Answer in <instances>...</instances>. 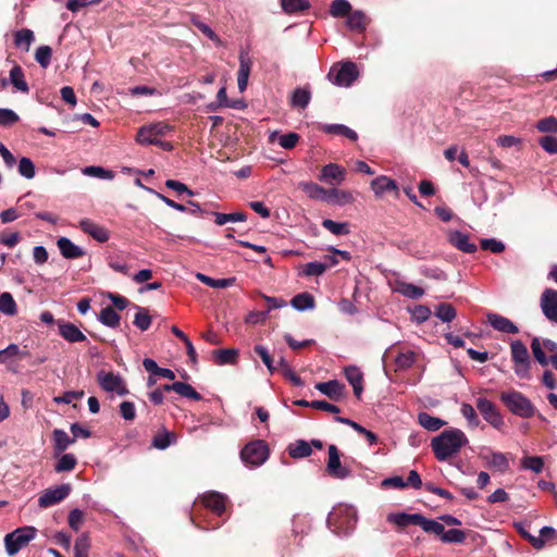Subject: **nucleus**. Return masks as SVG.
<instances>
[{"label":"nucleus","instance_id":"obj_38","mask_svg":"<svg viewBox=\"0 0 557 557\" xmlns=\"http://www.w3.org/2000/svg\"><path fill=\"white\" fill-rule=\"evenodd\" d=\"M121 317L115 312L112 307H106L100 311L99 321L109 327H117L120 325Z\"/></svg>","mask_w":557,"mask_h":557},{"label":"nucleus","instance_id":"obj_62","mask_svg":"<svg viewBox=\"0 0 557 557\" xmlns=\"http://www.w3.org/2000/svg\"><path fill=\"white\" fill-rule=\"evenodd\" d=\"M327 269V265L322 262H309L305 265L302 273L307 276L322 275Z\"/></svg>","mask_w":557,"mask_h":557},{"label":"nucleus","instance_id":"obj_17","mask_svg":"<svg viewBox=\"0 0 557 557\" xmlns=\"http://www.w3.org/2000/svg\"><path fill=\"white\" fill-rule=\"evenodd\" d=\"M60 335L70 343H79L86 341L84 333L73 323L64 320L57 321Z\"/></svg>","mask_w":557,"mask_h":557},{"label":"nucleus","instance_id":"obj_55","mask_svg":"<svg viewBox=\"0 0 557 557\" xmlns=\"http://www.w3.org/2000/svg\"><path fill=\"white\" fill-rule=\"evenodd\" d=\"M52 57V49L49 46H40L35 52V60L40 64L41 67L46 69L49 66Z\"/></svg>","mask_w":557,"mask_h":557},{"label":"nucleus","instance_id":"obj_28","mask_svg":"<svg viewBox=\"0 0 557 557\" xmlns=\"http://www.w3.org/2000/svg\"><path fill=\"white\" fill-rule=\"evenodd\" d=\"M421 520V513H406V512H397L389 513L387 516V521L396 524L399 528H405L409 524L419 525Z\"/></svg>","mask_w":557,"mask_h":557},{"label":"nucleus","instance_id":"obj_35","mask_svg":"<svg viewBox=\"0 0 557 557\" xmlns=\"http://www.w3.org/2000/svg\"><path fill=\"white\" fill-rule=\"evenodd\" d=\"M419 423L428 431L435 432L446 424V422L437 417H433L426 412L418 416Z\"/></svg>","mask_w":557,"mask_h":557},{"label":"nucleus","instance_id":"obj_48","mask_svg":"<svg viewBox=\"0 0 557 557\" xmlns=\"http://www.w3.org/2000/svg\"><path fill=\"white\" fill-rule=\"evenodd\" d=\"M310 92L305 88H297L292 95L290 103L293 107L305 109L310 102Z\"/></svg>","mask_w":557,"mask_h":557},{"label":"nucleus","instance_id":"obj_50","mask_svg":"<svg viewBox=\"0 0 557 557\" xmlns=\"http://www.w3.org/2000/svg\"><path fill=\"white\" fill-rule=\"evenodd\" d=\"M90 548V540L86 533L81 534L74 545V554L75 557L88 556V552Z\"/></svg>","mask_w":557,"mask_h":557},{"label":"nucleus","instance_id":"obj_63","mask_svg":"<svg viewBox=\"0 0 557 557\" xmlns=\"http://www.w3.org/2000/svg\"><path fill=\"white\" fill-rule=\"evenodd\" d=\"M466 540V533L459 529L444 531L442 541L445 543H462Z\"/></svg>","mask_w":557,"mask_h":557},{"label":"nucleus","instance_id":"obj_20","mask_svg":"<svg viewBox=\"0 0 557 557\" xmlns=\"http://www.w3.org/2000/svg\"><path fill=\"white\" fill-rule=\"evenodd\" d=\"M203 505L211 509L218 516L222 515L225 510L226 497L216 492H210L202 496Z\"/></svg>","mask_w":557,"mask_h":557},{"label":"nucleus","instance_id":"obj_54","mask_svg":"<svg viewBox=\"0 0 557 557\" xmlns=\"http://www.w3.org/2000/svg\"><path fill=\"white\" fill-rule=\"evenodd\" d=\"M322 225L334 235H345L349 233L348 223H339L330 219H325L322 222Z\"/></svg>","mask_w":557,"mask_h":557},{"label":"nucleus","instance_id":"obj_33","mask_svg":"<svg viewBox=\"0 0 557 557\" xmlns=\"http://www.w3.org/2000/svg\"><path fill=\"white\" fill-rule=\"evenodd\" d=\"M368 23H369L368 17L360 10L350 12L347 17L348 27L356 32H363L366 29Z\"/></svg>","mask_w":557,"mask_h":557},{"label":"nucleus","instance_id":"obj_39","mask_svg":"<svg viewBox=\"0 0 557 557\" xmlns=\"http://www.w3.org/2000/svg\"><path fill=\"white\" fill-rule=\"evenodd\" d=\"M282 10L287 14L302 12L309 9L310 3L307 0H280Z\"/></svg>","mask_w":557,"mask_h":557},{"label":"nucleus","instance_id":"obj_43","mask_svg":"<svg viewBox=\"0 0 557 557\" xmlns=\"http://www.w3.org/2000/svg\"><path fill=\"white\" fill-rule=\"evenodd\" d=\"M196 278L198 281H200L201 283H203L210 287H213V288H226V287L233 285V283L235 282V278L214 280L206 274H202V273H197Z\"/></svg>","mask_w":557,"mask_h":557},{"label":"nucleus","instance_id":"obj_16","mask_svg":"<svg viewBox=\"0 0 557 557\" xmlns=\"http://www.w3.org/2000/svg\"><path fill=\"white\" fill-rule=\"evenodd\" d=\"M541 309L544 315L554 323H557V290L546 288L541 296Z\"/></svg>","mask_w":557,"mask_h":557},{"label":"nucleus","instance_id":"obj_10","mask_svg":"<svg viewBox=\"0 0 557 557\" xmlns=\"http://www.w3.org/2000/svg\"><path fill=\"white\" fill-rule=\"evenodd\" d=\"M326 472L332 478L338 480H345L352 473L351 469L347 465H343L341 461V455L335 445L329 446V459L326 463Z\"/></svg>","mask_w":557,"mask_h":557},{"label":"nucleus","instance_id":"obj_12","mask_svg":"<svg viewBox=\"0 0 557 557\" xmlns=\"http://www.w3.org/2000/svg\"><path fill=\"white\" fill-rule=\"evenodd\" d=\"M70 492H71L70 484H61L53 488H48V490L44 491L42 494L39 496L38 505L41 508L51 507V506L62 502L64 498H66L69 496Z\"/></svg>","mask_w":557,"mask_h":557},{"label":"nucleus","instance_id":"obj_36","mask_svg":"<svg viewBox=\"0 0 557 557\" xmlns=\"http://www.w3.org/2000/svg\"><path fill=\"white\" fill-rule=\"evenodd\" d=\"M521 469L539 474L544 469V458L540 456H524L521 459Z\"/></svg>","mask_w":557,"mask_h":557},{"label":"nucleus","instance_id":"obj_37","mask_svg":"<svg viewBox=\"0 0 557 557\" xmlns=\"http://www.w3.org/2000/svg\"><path fill=\"white\" fill-rule=\"evenodd\" d=\"M0 312L9 317H13L17 312L16 302L8 292L0 294Z\"/></svg>","mask_w":557,"mask_h":557},{"label":"nucleus","instance_id":"obj_42","mask_svg":"<svg viewBox=\"0 0 557 557\" xmlns=\"http://www.w3.org/2000/svg\"><path fill=\"white\" fill-rule=\"evenodd\" d=\"M292 306L299 311L312 309L314 307V298L309 293H301L292 299Z\"/></svg>","mask_w":557,"mask_h":557},{"label":"nucleus","instance_id":"obj_45","mask_svg":"<svg viewBox=\"0 0 557 557\" xmlns=\"http://www.w3.org/2000/svg\"><path fill=\"white\" fill-rule=\"evenodd\" d=\"M172 387H174L175 393L183 397L190 398L194 400L201 399V395L191 385L187 383L174 382Z\"/></svg>","mask_w":557,"mask_h":557},{"label":"nucleus","instance_id":"obj_31","mask_svg":"<svg viewBox=\"0 0 557 557\" xmlns=\"http://www.w3.org/2000/svg\"><path fill=\"white\" fill-rule=\"evenodd\" d=\"M9 82L14 86V88L21 92L28 94L29 87L27 82L25 81L23 69L15 64L9 75Z\"/></svg>","mask_w":557,"mask_h":557},{"label":"nucleus","instance_id":"obj_4","mask_svg":"<svg viewBox=\"0 0 557 557\" xmlns=\"http://www.w3.org/2000/svg\"><path fill=\"white\" fill-rule=\"evenodd\" d=\"M500 400L513 414L519 417L531 418L535 413V407L520 392H503L500 394Z\"/></svg>","mask_w":557,"mask_h":557},{"label":"nucleus","instance_id":"obj_56","mask_svg":"<svg viewBox=\"0 0 557 557\" xmlns=\"http://www.w3.org/2000/svg\"><path fill=\"white\" fill-rule=\"evenodd\" d=\"M53 438L55 443V448L59 451L65 450L67 446L74 442V438H70L65 431L59 429L53 431Z\"/></svg>","mask_w":557,"mask_h":557},{"label":"nucleus","instance_id":"obj_59","mask_svg":"<svg viewBox=\"0 0 557 557\" xmlns=\"http://www.w3.org/2000/svg\"><path fill=\"white\" fill-rule=\"evenodd\" d=\"M416 361V354L411 350L401 351L395 359L398 369H408Z\"/></svg>","mask_w":557,"mask_h":557},{"label":"nucleus","instance_id":"obj_8","mask_svg":"<svg viewBox=\"0 0 557 557\" xmlns=\"http://www.w3.org/2000/svg\"><path fill=\"white\" fill-rule=\"evenodd\" d=\"M170 129L171 126L162 122L143 126L137 132L136 141L140 145L159 144V137L165 136Z\"/></svg>","mask_w":557,"mask_h":557},{"label":"nucleus","instance_id":"obj_41","mask_svg":"<svg viewBox=\"0 0 557 557\" xmlns=\"http://www.w3.org/2000/svg\"><path fill=\"white\" fill-rule=\"evenodd\" d=\"M323 131L329 134L345 136L351 140H357L358 138V135L355 131L343 124H327L323 126Z\"/></svg>","mask_w":557,"mask_h":557},{"label":"nucleus","instance_id":"obj_9","mask_svg":"<svg viewBox=\"0 0 557 557\" xmlns=\"http://www.w3.org/2000/svg\"><path fill=\"white\" fill-rule=\"evenodd\" d=\"M97 381L106 392L116 393L120 396L128 394L125 382L120 374L102 370L98 372Z\"/></svg>","mask_w":557,"mask_h":557},{"label":"nucleus","instance_id":"obj_58","mask_svg":"<svg viewBox=\"0 0 557 557\" xmlns=\"http://www.w3.org/2000/svg\"><path fill=\"white\" fill-rule=\"evenodd\" d=\"M536 129L541 133L557 134V119L555 116H547L537 121Z\"/></svg>","mask_w":557,"mask_h":557},{"label":"nucleus","instance_id":"obj_15","mask_svg":"<svg viewBox=\"0 0 557 557\" xmlns=\"http://www.w3.org/2000/svg\"><path fill=\"white\" fill-rule=\"evenodd\" d=\"M476 408L483 418L494 428L499 429L503 425V418L496 409V406L491 400L486 398H479L476 400Z\"/></svg>","mask_w":557,"mask_h":557},{"label":"nucleus","instance_id":"obj_44","mask_svg":"<svg viewBox=\"0 0 557 557\" xmlns=\"http://www.w3.org/2000/svg\"><path fill=\"white\" fill-rule=\"evenodd\" d=\"M351 12V4L347 0H333L330 5V14L333 17L348 16Z\"/></svg>","mask_w":557,"mask_h":557},{"label":"nucleus","instance_id":"obj_18","mask_svg":"<svg viewBox=\"0 0 557 557\" xmlns=\"http://www.w3.org/2000/svg\"><path fill=\"white\" fill-rule=\"evenodd\" d=\"M82 231L99 243H106L110 238L109 231L95 222L85 219L79 222Z\"/></svg>","mask_w":557,"mask_h":557},{"label":"nucleus","instance_id":"obj_2","mask_svg":"<svg viewBox=\"0 0 557 557\" xmlns=\"http://www.w3.org/2000/svg\"><path fill=\"white\" fill-rule=\"evenodd\" d=\"M357 521V509L350 505L335 507L327 517L329 528L338 535L351 533L356 528Z\"/></svg>","mask_w":557,"mask_h":557},{"label":"nucleus","instance_id":"obj_46","mask_svg":"<svg viewBox=\"0 0 557 557\" xmlns=\"http://www.w3.org/2000/svg\"><path fill=\"white\" fill-rule=\"evenodd\" d=\"M214 222L218 225H224L228 222H245L247 220V215L244 212H234V213H219L214 212Z\"/></svg>","mask_w":557,"mask_h":557},{"label":"nucleus","instance_id":"obj_23","mask_svg":"<svg viewBox=\"0 0 557 557\" xmlns=\"http://www.w3.org/2000/svg\"><path fill=\"white\" fill-rule=\"evenodd\" d=\"M481 458L486 462L488 467L494 468L500 472H506L509 468L508 458L503 453L490 451L487 454H482Z\"/></svg>","mask_w":557,"mask_h":557},{"label":"nucleus","instance_id":"obj_26","mask_svg":"<svg viewBox=\"0 0 557 557\" xmlns=\"http://www.w3.org/2000/svg\"><path fill=\"white\" fill-rule=\"evenodd\" d=\"M393 290L410 299H419L424 295V289L404 281H396Z\"/></svg>","mask_w":557,"mask_h":557},{"label":"nucleus","instance_id":"obj_21","mask_svg":"<svg viewBox=\"0 0 557 557\" xmlns=\"http://www.w3.org/2000/svg\"><path fill=\"white\" fill-rule=\"evenodd\" d=\"M347 381L350 383L354 389V394L357 398H360L363 391V375L362 372L355 366L346 367L344 370Z\"/></svg>","mask_w":557,"mask_h":557},{"label":"nucleus","instance_id":"obj_52","mask_svg":"<svg viewBox=\"0 0 557 557\" xmlns=\"http://www.w3.org/2000/svg\"><path fill=\"white\" fill-rule=\"evenodd\" d=\"M191 23L215 45H222L220 37L207 24L202 23L197 16L191 17Z\"/></svg>","mask_w":557,"mask_h":557},{"label":"nucleus","instance_id":"obj_29","mask_svg":"<svg viewBox=\"0 0 557 557\" xmlns=\"http://www.w3.org/2000/svg\"><path fill=\"white\" fill-rule=\"evenodd\" d=\"M449 242L451 245H454L457 249L467 252L472 253L476 250L475 244L470 242V238L467 234H463L461 232H453L449 235Z\"/></svg>","mask_w":557,"mask_h":557},{"label":"nucleus","instance_id":"obj_34","mask_svg":"<svg viewBox=\"0 0 557 557\" xmlns=\"http://www.w3.org/2000/svg\"><path fill=\"white\" fill-rule=\"evenodd\" d=\"M287 450L292 458H305L310 456L312 453L311 445L304 440H299L290 444Z\"/></svg>","mask_w":557,"mask_h":557},{"label":"nucleus","instance_id":"obj_57","mask_svg":"<svg viewBox=\"0 0 557 557\" xmlns=\"http://www.w3.org/2000/svg\"><path fill=\"white\" fill-rule=\"evenodd\" d=\"M76 458L73 454H64L55 465L57 472L71 471L76 466Z\"/></svg>","mask_w":557,"mask_h":557},{"label":"nucleus","instance_id":"obj_1","mask_svg":"<svg viewBox=\"0 0 557 557\" xmlns=\"http://www.w3.org/2000/svg\"><path fill=\"white\" fill-rule=\"evenodd\" d=\"M468 444L466 434L459 429H447L431 441V448L438 461L456 457L460 449Z\"/></svg>","mask_w":557,"mask_h":557},{"label":"nucleus","instance_id":"obj_53","mask_svg":"<svg viewBox=\"0 0 557 557\" xmlns=\"http://www.w3.org/2000/svg\"><path fill=\"white\" fill-rule=\"evenodd\" d=\"M84 175L98 177L102 180H112L114 177L111 171H108L101 166L90 165L82 170Z\"/></svg>","mask_w":557,"mask_h":557},{"label":"nucleus","instance_id":"obj_64","mask_svg":"<svg viewBox=\"0 0 557 557\" xmlns=\"http://www.w3.org/2000/svg\"><path fill=\"white\" fill-rule=\"evenodd\" d=\"M540 146L548 153H557V138L554 136H544L540 139Z\"/></svg>","mask_w":557,"mask_h":557},{"label":"nucleus","instance_id":"obj_25","mask_svg":"<svg viewBox=\"0 0 557 557\" xmlns=\"http://www.w3.org/2000/svg\"><path fill=\"white\" fill-rule=\"evenodd\" d=\"M327 194L326 202L332 205L345 206L355 201L354 193L348 189L331 188Z\"/></svg>","mask_w":557,"mask_h":557},{"label":"nucleus","instance_id":"obj_6","mask_svg":"<svg viewBox=\"0 0 557 557\" xmlns=\"http://www.w3.org/2000/svg\"><path fill=\"white\" fill-rule=\"evenodd\" d=\"M268 457H269L268 446L261 440H258V441L247 444L240 453L242 460L250 467L261 466L262 463L265 462Z\"/></svg>","mask_w":557,"mask_h":557},{"label":"nucleus","instance_id":"obj_11","mask_svg":"<svg viewBox=\"0 0 557 557\" xmlns=\"http://www.w3.org/2000/svg\"><path fill=\"white\" fill-rule=\"evenodd\" d=\"M370 187L377 199L383 198L386 194H393L396 198L399 197L398 184L386 175H380L373 178L370 183Z\"/></svg>","mask_w":557,"mask_h":557},{"label":"nucleus","instance_id":"obj_5","mask_svg":"<svg viewBox=\"0 0 557 557\" xmlns=\"http://www.w3.org/2000/svg\"><path fill=\"white\" fill-rule=\"evenodd\" d=\"M510 355L515 374L520 379H530L531 359L527 346L520 339L512 341L510 343Z\"/></svg>","mask_w":557,"mask_h":557},{"label":"nucleus","instance_id":"obj_47","mask_svg":"<svg viewBox=\"0 0 557 557\" xmlns=\"http://www.w3.org/2000/svg\"><path fill=\"white\" fill-rule=\"evenodd\" d=\"M435 317L443 322H451L456 318L455 308L447 302H442L435 308Z\"/></svg>","mask_w":557,"mask_h":557},{"label":"nucleus","instance_id":"obj_49","mask_svg":"<svg viewBox=\"0 0 557 557\" xmlns=\"http://www.w3.org/2000/svg\"><path fill=\"white\" fill-rule=\"evenodd\" d=\"M137 312L134 318V325L140 331H146L151 325V317L146 308L136 307Z\"/></svg>","mask_w":557,"mask_h":557},{"label":"nucleus","instance_id":"obj_60","mask_svg":"<svg viewBox=\"0 0 557 557\" xmlns=\"http://www.w3.org/2000/svg\"><path fill=\"white\" fill-rule=\"evenodd\" d=\"M175 441V436L173 433L163 432L159 433L153 437L152 445L158 449L168 448Z\"/></svg>","mask_w":557,"mask_h":557},{"label":"nucleus","instance_id":"obj_24","mask_svg":"<svg viewBox=\"0 0 557 557\" xmlns=\"http://www.w3.org/2000/svg\"><path fill=\"white\" fill-rule=\"evenodd\" d=\"M251 70V61L246 53L239 55V69L237 73V85L240 92H244L248 85V78Z\"/></svg>","mask_w":557,"mask_h":557},{"label":"nucleus","instance_id":"obj_3","mask_svg":"<svg viewBox=\"0 0 557 557\" xmlns=\"http://www.w3.org/2000/svg\"><path fill=\"white\" fill-rule=\"evenodd\" d=\"M37 535L35 527H22L8 533L4 536V547L9 556L16 555L22 548L28 545Z\"/></svg>","mask_w":557,"mask_h":557},{"label":"nucleus","instance_id":"obj_7","mask_svg":"<svg viewBox=\"0 0 557 557\" xmlns=\"http://www.w3.org/2000/svg\"><path fill=\"white\" fill-rule=\"evenodd\" d=\"M357 76V66L352 62L343 63L339 67L333 66L329 73L330 81L339 87H349Z\"/></svg>","mask_w":557,"mask_h":557},{"label":"nucleus","instance_id":"obj_13","mask_svg":"<svg viewBox=\"0 0 557 557\" xmlns=\"http://www.w3.org/2000/svg\"><path fill=\"white\" fill-rule=\"evenodd\" d=\"M531 350L535 360L545 367L549 363V358H547L545 351L556 352L557 343L548 338L541 339L540 337H534L531 342Z\"/></svg>","mask_w":557,"mask_h":557},{"label":"nucleus","instance_id":"obj_19","mask_svg":"<svg viewBox=\"0 0 557 557\" xmlns=\"http://www.w3.org/2000/svg\"><path fill=\"white\" fill-rule=\"evenodd\" d=\"M487 322L498 332L507 334H517L519 332L518 326L506 317L497 313H487Z\"/></svg>","mask_w":557,"mask_h":557},{"label":"nucleus","instance_id":"obj_14","mask_svg":"<svg viewBox=\"0 0 557 557\" xmlns=\"http://www.w3.org/2000/svg\"><path fill=\"white\" fill-rule=\"evenodd\" d=\"M347 171L337 163H329L321 169L319 180L331 185H341L345 182Z\"/></svg>","mask_w":557,"mask_h":557},{"label":"nucleus","instance_id":"obj_22","mask_svg":"<svg viewBox=\"0 0 557 557\" xmlns=\"http://www.w3.org/2000/svg\"><path fill=\"white\" fill-rule=\"evenodd\" d=\"M315 388L331 399L339 400L344 395L345 386L336 380L329 382H321L315 385Z\"/></svg>","mask_w":557,"mask_h":557},{"label":"nucleus","instance_id":"obj_32","mask_svg":"<svg viewBox=\"0 0 557 557\" xmlns=\"http://www.w3.org/2000/svg\"><path fill=\"white\" fill-rule=\"evenodd\" d=\"M35 40V36L33 30L23 28L14 33V45L16 48L22 49L24 51H28L33 41Z\"/></svg>","mask_w":557,"mask_h":557},{"label":"nucleus","instance_id":"obj_40","mask_svg":"<svg viewBox=\"0 0 557 557\" xmlns=\"http://www.w3.org/2000/svg\"><path fill=\"white\" fill-rule=\"evenodd\" d=\"M419 527H421L424 532L433 533L435 535H438L441 539L443 537V533L445 531L444 524L436 520L428 519L423 515H421Z\"/></svg>","mask_w":557,"mask_h":557},{"label":"nucleus","instance_id":"obj_27","mask_svg":"<svg viewBox=\"0 0 557 557\" xmlns=\"http://www.w3.org/2000/svg\"><path fill=\"white\" fill-rule=\"evenodd\" d=\"M61 255L66 259H76L84 256V250L66 237H60L57 242Z\"/></svg>","mask_w":557,"mask_h":557},{"label":"nucleus","instance_id":"obj_30","mask_svg":"<svg viewBox=\"0 0 557 557\" xmlns=\"http://www.w3.org/2000/svg\"><path fill=\"white\" fill-rule=\"evenodd\" d=\"M299 187L311 199L322 200V201L327 200L329 189H325L324 187L320 186L317 183L302 182L299 184Z\"/></svg>","mask_w":557,"mask_h":557},{"label":"nucleus","instance_id":"obj_61","mask_svg":"<svg viewBox=\"0 0 557 557\" xmlns=\"http://www.w3.org/2000/svg\"><path fill=\"white\" fill-rule=\"evenodd\" d=\"M18 173L30 180L35 176V165L29 158H22L18 163Z\"/></svg>","mask_w":557,"mask_h":557},{"label":"nucleus","instance_id":"obj_51","mask_svg":"<svg viewBox=\"0 0 557 557\" xmlns=\"http://www.w3.org/2000/svg\"><path fill=\"white\" fill-rule=\"evenodd\" d=\"M238 356V350L234 348L221 349L214 351V357L219 364H226L235 362Z\"/></svg>","mask_w":557,"mask_h":557}]
</instances>
